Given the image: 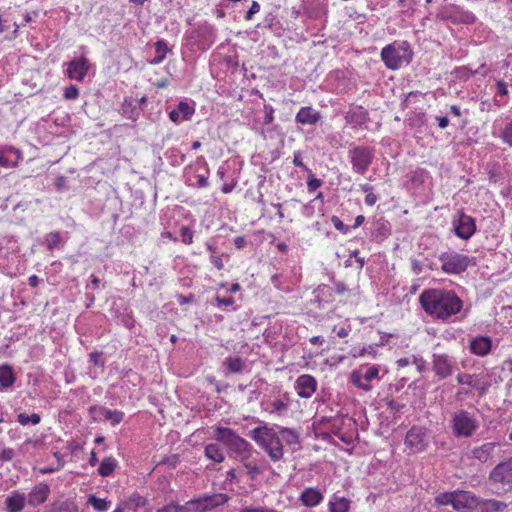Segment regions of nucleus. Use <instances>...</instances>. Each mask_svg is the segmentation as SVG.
<instances>
[{
	"label": "nucleus",
	"mask_w": 512,
	"mask_h": 512,
	"mask_svg": "<svg viewBox=\"0 0 512 512\" xmlns=\"http://www.w3.org/2000/svg\"><path fill=\"white\" fill-rule=\"evenodd\" d=\"M274 462L279 461L283 458L284 449L282 441L279 435L276 439L272 440L267 446L262 448Z\"/></svg>",
	"instance_id": "obj_27"
},
{
	"label": "nucleus",
	"mask_w": 512,
	"mask_h": 512,
	"mask_svg": "<svg viewBox=\"0 0 512 512\" xmlns=\"http://www.w3.org/2000/svg\"><path fill=\"white\" fill-rule=\"evenodd\" d=\"M89 414L95 421H110L115 426L124 419V413L119 410H110L104 406L93 405L89 408Z\"/></svg>",
	"instance_id": "obj_15"
},
{
	"label": "nucleus",
	"mask_w": 512,
	"mask_h": 512,
	"mask_svg": "<svg viewBox=\"0 0 512 512\" xmlns=\"http://www.w3.org/2000/svg\"><path fill=\"white\" fill-rule=\"evenodd\" d=\"M16 374L9 364L0 365V388L8 389L14 385Z\"/></svg>",
	"instance_id": "obj_28"
},
{
	"label": "nucleus",
	"mask_w": 512,
	"mask_h": 512,
	"mask_svg": "<svg viewBox=\"0 0 512 512\" xmlns=\"http://www.w3.org/2000/svg\"><path fill=\"white\" fill-rule=\"evenodd\" d=\"M116 466L117 462L114 458L106 457L102 460L98 468V473L103 477H107L114 472Z\"/></svg>",
	"instance_id": "obj_38"
},
{
	"label": "nucleus",
	"mask_w": 512,
	"mask_h": 512,
	"mask_svg": "<svg viewBox=\"0 0 512 512\" xmlns=\"http://www.w3.org/2000/svg\"><path fill=\"white\" fill-rule=\"evenodd\" d=\"M455 360L447 354L433 353L432 370L439 379H446L453 374Z\"/></svg>",
	"instance_id": "obj_13"
},
{
	"label": "nucleus",
	"mask_w": 512,
	"mask_h": 512,
	"mask_svg": "<svg viewBox=\"0 0 512 512\" xmlns=\"http://www.w3.org/2000/svg\"><path fill=\"white\" fill-rule=\"evenodd\" d=\"M387 406L390 410L392 411H395V412H401L403 408H405V404L403 403H399L395 400H390L388 403H387Z\"/></svg>",
	"instance_id": "obj_63"
},
{
	"label": "nucleus",
	"mask_w": 512,
	"mask_h": 512,
	"mask_svg": "<svg viewBox=\"0 0 512 512\" xmlns=\"http://www.w3.org/2000/svg\"><path fill=\"white\" fill-rule=\"evenodd\" d=\"M194 300H195V297L193 294H189L187 296L182 295V294L177 295V301L180 305L192 303V302H194Z\"/></svg>",
	"instance_id": "obj_62"
},
{
	"label": "nucleus",
	"mask_w": 512,
	"mask_h": 512,
	"mask_svg": "<svg viewBox=\"0 0 512 512\" xmlns=\"http://www.w3.org/2000/svg\"><path fill=\"white\" fill-rule=\"evenodd\" d=\"M476 375L468 374V373H462L458 374L456 379L457 382L461 385H468L471 388H478V384L475 382Z\"/></svg>",
	"instance_id": "obj_45"
},
{
	"label": "nucleus",
	"mask_w": 512,
	"mask_h": 512,
	"mask_svg": "<svg viewBox=\"0 0 512 512\" xmlns=\"http://www.w3.org/2000/svg\"><path fill=\"white\" fill-rule=\"evenodd\" d=\"M435 502L439 505H451L456 511H466L476 508L478 497L469 491L455 490L438 494Z\"/></svg>",
	"instance_id": "obj_3"
},
{
	"label": "nucleus",
	"mask_w": 512,
	"mask_h": 512,
	"mask_svg": "<svg viewBox=\"0 0 512 512\" xmlns=\"http://www.w3.org/2000/svg\"><path fill=\"white\" fill-rule=\"evenodd\" d=\"M50 512H79L74 501H57L51 505Z\"/></svg>",
	"instance_id": "obj_35"
},
{
	"label": "nucleus",
	"mask_w": 512,
	"mask_h": 512,
	"mask_svg": "<svg viewBox=\"0 0 512 512\" xmlns=\"http://www.w3.org/2000/svg\"><path fill=\"white\" fill-rule=\"evenodd\" d=\"M391 233V225L384 219H378L372 224V235L378 241H382L387 238Z\"/></svg>",
	"instance_id": "obj_29"
},
{
	"label": "nucleus",
	"mask_w": 512,
	"mask_h": 512,
	"mask_svg": "<svg viewBox=\"0 0 512 512\" xmlns=\"http://www.w3.org/2000/svg\"><path fill=\"white\" fill-rule=\"evenodd\" d=\"M87 503L91 505L97 512H106L111 505V502L106 498H98L95 495H90L88 497Z\"/></svg>",
	"instance_id": "obj_37"
},
{
	"label": "nucleus",
	"mask_w": 512,
	"mask_h": 512,
	"mask_svg": "<svg viewBox=\"0 0 512 512\" xmlns=\"http://www.w3.org/2000/svg\"><path fill=\"white\" fill-rule=\"evenodd\" d=\"M223 366L230 372V373H241L244 369V361L240 357H227L224 362Z\"/></svg>",
	"instance_id": "obj_34"
},
{
	"label": "nucleus",
	"mask_w": 512,
	"mask_h": 512,
	"mask_svg": "<svg viewBox=\"0 0 512 512\" xmlns=\"http://www.w3.org/2000/svg\"><path fill=\"white\" fill-rule=\"evenodd\" d=\"M476 508L479 509V512H504L507 508V504L495 499L480 500L478 498Z\"/></svg>",
	"instance_id": "obj_26"
},
{
	"label": "nucleus",
	"mask_w": 512,
	"mask_h": 512,
	"mask_svg": "<svg viewBox=\"0 0 512 512\" xmlns=\"http://www.w3.org/2000/svg\"><path fill=\"white\" fill-rule=\"evenodd\" d=\"M279 434L267 425L259 426L249 432V436L261 447L264 448Z\"/></svg>",
	"instance_id": "obj_16"
},
{
	"label": "nucleus",
	"mask_w": 512,
	"mask_h": 512,
	"mask_svg": "<svg viewBox=\"0 0 512 512\" xmlns=\"http://www.w3.org/2000/svg\"><path fill=\"white\" fill-rule=\"evenodd\" d=\"M499 137L508 146H512V119H509L501 129Z\"/></svg>",
	"instance_id": "obj_43"
},
{
	"label": "nucleus",
	"mask_w": 512,
	"mask_h": 512,
	"mask_svg": "<svg viewBox=\"0 0 512 512\" xmlns=\"http://www.w3.org/2000/svg\"><path fill=\"white\" fill-rule=\"evenodd\" d=\"M50 494V487L48 484L41 482L37 484L26 496L27 503L30 506L36 507L44 503Z\"/></svg>",
	"instance_id": "obj_19"
},
{
	"label": "nucleus",
	"mask_w": 512,
	"mask_h": 512,
	"mask_svg": "<svg viewBox=\"0 0 512 512\" xmlns=\"http://www.w3.org/2000/svg\"><path fill=\"white\" fill-rule=\"evenodd\" d=\"M279 434L288 445L298 444L300 442L299 433L291 428L282 427Z\"/></svg>",
	"instance_id": "obj_39"
},
{
	"label": "nucleus",
	"mask_w": 512,
	"mask_h": 512,
	"mask_svg": "<svg viewBox=\"0 0 512 512\" xmlns=\"http://www.w3.org/2000/svg\"><path fill=\"white\" fill-rule=\"evenodd\" d=\"M264 111H265V117H264V124H271L274 121V109L271 105L265 104L264 105Z\"/></svg>",
	"instance_id": "obj_55"
},
{
	"label": "nucleus",
	"mask_w": 512,
	"mask_h": 512,
	"mask_svg": "<svg viewBox=\"0 0 512 512\" xmlns=\"http://www.w3.org/2000/svg\"><path fill=\"white\" fill-rule=\"evenodd\" d=\"M453 231L457 237L463 240L470 239L476 232L475 219L461 212L457 219L452 221Z\"/></svg>",
	"instance_id": "obj_14"
},
{
	"label": "nucleus",
	"mask_w": 512,
	"mask_h": 512,
	"mask_svg": "<svg viewBox=\"0 0 512 512\" xmlns=\"http://www.w3.org/2000/svg\"><path fill=\"white\" fill-rule=\"evenodd\" d=\"M271 406H272V410L270 411L271 413L273 412H282L284 410L287 409V405L281 401V400H275L271 403Z\"/></svg>",
	"instance_id": "obj_59"
},
{
	"label": "nucleus",
	"mask_w": 512,
	"mask_h": 512,
	"mask_svg": "<svg viewBox=\"0 0 512 512\" xmlns=\"http://www.w3.org/2000/svg\"><path fill=\"white\" fill-rule=\"evenodd\" d=\"M441 269L447 274H460L470 265H474V258L457 252H446L440 255Z\"/></svg>",
	"instance_id": "obj_9"
},
{
	"label": "nucleus",
	"mask_w": 512,
	"mask_h": 512,
	"mask_svg": "<svg viewBox=\"0 0 512 512\" xmlns=\"http://www.w3.org/2000/svg\"><path fill=\"white\" fill-rule=\"evenodd\" d=\"M497 94L500 96H507L508 95V86L503 80L497 81Z\"/></svg>",
	"instance_id": "obj_61"
},
{
	"label": "nucleus",
	"mask_w": 512,
	"mask_h": 512,
	"mask_svg": "<svg viewBox=\"0 0 512 512\" xmlns=\"http://www.w3.org/2000/svg\"><path fill=\"white\" fill-rule=\"evenodd\" d=\"M436 18L441 21H450L454 25H471L476 21V16L471 11L465 10L456 4H447L441 7Z\"/></svg>",
	"instance_id": "obj_7"
},
{
	"label": "nucleus",
	"mask_w": 512,
	"mask_h": 512,
	"mask_svg": "<svg viewBox=\"0 0 512 512\" xmlns=\"http://www.w3.org/2000/svg\"><path fill=\"white\" fill-rule=\"evenodd\" d=\"M17 421L23 426H26L29 424L37 425L40 423L41 417L37 413H33V414L29 415V414L23 412V413H20L17 415Z\"/></svg>",
	"instance_id": "obj_41"
},
{
	"label": "nucleus",
	"mask_w": 512,
	"mask_h": 512,
	"mask_svg": "<svg viewBox=\"0 0 512 512\" xmlns=\"http://www.w3.org/2000/svg\"><path fill=\"white\" fill-rule=\"evenodd\" d=\"M241 512H273L271 508L258 507V508H245Z\"/></svg>",
	"instance_id": "obj_64"
},
{
	"label": "nucleus",
	"mask_w": 512,
	"mask_h": 512,
	"mask_svg": "<svg viewBox=\"0 0 512 512\" xmlns=\"http://www.w3.org/2000/svg\"><path fill=\"white\" fill-rule=\"evenodd\" d=\"M15 454V450L12 448H2L0 451V464L12 461Z\"/></svg>",
	"instance_id": "obj_49"
},
{
	"label": "nucleus",
	"mask_w": 512,
	"mask_h": 512,
	"mask_svg": "<svg viewBox=\"0 0 512 512\" xmlns=\"http://www.w3.org/2000/svg\"><path fill=\"white\" fill-rule=\"evenodd\" d=\"M254 452H255V450L246 452L245 454L239 455L235 459L240 461L243 464V466L246 467V464H250L253 462V460H251V457Z\"/></svg>",
	"instance_id": "obj_58"
},
{
	"label": "nucleus",
	"mask_w": 512,
	"mask_h": 512,
	"mask_svg": "<svg viewBox=\"0 0 512 512\" xmlns=\"http://www.w3.org/2000/svg\"><path fill=\"white\" fill-rule=\"evenodd\" d=\"M180 233H181L182 242L184 244H191L193 242V232L189 227L183 226L180 229Z\"/></svg>",
	"instance_id": "obj_52"
},
{
	"label": "nucleus",
	"mask_w": 512,
	"mask_h": 512,
	"mask_svg": "<svg viewBox=\"0 0 512 512\" xmlns=\"http://www.w3.org/2000/svg\"><path fill=\"white\" fill-rule=\"evenodd\" d=\"M293 164L297 167L302 168L304 171H306L308 174H311V169H309L302 161L301 153L295 152L293 157Z\"/></svg>",
	"instance_id": "obj_54"
},
{
	"label": "nucleus",
	"mask_w": 512,
	"mask_h": 512,
	"mask_svg": "<svg viewBox=\"0 0 512 512\" xmlns=\"http://www.w3.org/2000/svg\"><path fill=\"white\" fill-rule=\"evenodd\" d=\"M190 38L194 39L198 49L205 51L215 42L216 29L207 23L201 24L192 31Z\"/></svg>",
	"instance_id": "obj_12"
},
{
	"label": "nucleus",
	"mask_w": 512,
	"mask_h": 512,
	"mask_svg": "<svg viewBox=\"0 0 512 512\" xmlns=\"http://www.w3.org/2000/svg\"><path fill=\"white\" fill-rule=\"evenodd\" d=\"M348 156L355 173L364 175L373 162L375 149L370 146H355L348 151Z\"/></svg>",
	"instance_id": "obj_8"
},
{
	"label": "nucleus",
	"mask_w": 512,
	"mask_h": 512,
	"mask_svg": "<svg viewBox=\"0 0 512 512\" xmlns=\"http://www.w3.org/2000/svg\"><path fill=\"white\" fill-rule=\"evenodd\" d=\"M346 123L358 128L364 125L369 120V114L362 106H355L351 108L344 116Z\"/></svg>",
	"instance_id": "obj_21"
},
{
	"label": "nucleus",
	"mask_w": 512,
	"mask_h": 512,
	"mask_svg": "<svg viewBox=\"0 0 512 512\" xmlns=\"http://www.w3.org/2000/svg\"><path fill=\"white\" fill-rule=\"evenodd\" d=\"M322 186V181L320 179H317L313 172L311 171V174H309L308 180H307V188L309 192H314L318 188Z\"/></svg>",
	"instance_id": "obj_48"
},
{
	"label": "nucleus",
	"mask_w": 512,
	"mask_h": 512,
	"mask_svg": "<svg viewBox=\"0 0 512 512\" xmlns=\"http://www.w3.org/2000/svg\"><path fill=\"white\" fill-rule=\"evenodd\" d=\"M364 370V367H361ZM379 374V366L372 365L366 367L365 371H362V377L366 382H370L373 379L377 378Z\"/></svg>",
	"instance_id": "obj_47"
},
{
	"label": "nucleus",
	"mask_w": 512,
	"mask_h": 512,
	"mask_svg": "<svg viewBox=\"0 0 512 512\" xmlns=\"http://www.w3.org/2000/svg\"><path fill=\"white\" fill-rule=\"evenodd\" d=\"M492 349V340L488 336H476L470 340L469 350L472 354L484 357Z\"/></svg>",
	"instance_id": "obj_20"
},
{
	"label": "nucleus",
	"mask_w": 512,
	"mask_h": 512,
	"mask_svg": "<svg viewBox=\"0 0 512 512\" xmlns=\"http://www.w3.org/2000/svg\"><path fill=\"white\" fill-rule=\"evenodd\" d=\"M62 238L59 232H50L45 236V244L48 250L59 248Z\"/></svg>",
	"instance_id": "obj_42"
},
{
	"label": "nucleus",
	"mask_w": 512,
	"mask_h": 512,
	"mask_svg": "<svg viewBox=\"0 0 512 512\" xmlns=\"http://www.w3.org/2000/svg\"><path fill=\"white\" fill-rule=\"evenodd\" d=\"M27 502L26 495L19 491H13L5 500L7 512H21Z\"/></svg>",
	"instance_id": "obj_25"
},
{
	"label": "nucleus",
	"mask_w": 512,
	"mask_h": 512,
	"mask_svg": "<svg viewBox=\"0 0 512 512\" xmlns=\"http://www.w3.org/2000/svg\"><path fill=\"white\" fill-rule=\"evenodd\" d=\"M362 380H364V378L362 377V368L353 370L351 372L350 381L355 387L362 389L366 392L371 391L372 386L370 384L364 383Z\"/></svg>",
	"instance_id": "obj_36"
},
{
	"label": "nucleus",
	"mask_w": 512,
	"mask_h": 512,
	"mask_svg": "<svg viewBox=\"0 0 512 512\" xmlns=\"http://www.w3.org/2000/svg\"><path fill=\"white\" fill-rule=\"evenodd\" d=\"M215 301L219 307L221 306H231L234 303V299L232 297L222 298L219 295L215 297Z\"/></svg>",
	"instance_id": "obj_60"
},
{
	"label": "nucleus",
	"mask_w": 512,
	"mask_h": 512,
	"mask_svg": "<svg viewBox=\"0 0 512 512\" xmlns=\"http://www.w3.org/2000/svg\"><path fill=\"white\" fill-rule=\"evenodd\" d=\"M428 176V172L425 169L419 168L411 171L408 174V178L414 186L422 185Z\"/></svg>",
	"instance_id": "obj_40"
},
{
	"label": "nucleus",
	"mask_w": 512,
	"mask_h": 512,
	"mask_svg": "<svg viewBox=\"0 0 512 512\" xmlns=\"http://www.w3.org/2000/svg\"><path fill=\"white\" fill-rule=\"evenodd\" d=\"M260 11V5L257 1H253L250 9L247 11L245 15L246 20H251L253 16Z\"/></svg>",
	"instance_id": "obj_57"
},
{
	"label": "nucleus",
	"mask_w": 512,
	"mask_h": 512,
	"mask_svg": "<svg viewBox=\"0 0 512 512\" xmlns=\"http://www.w3.org/2000/svg\"><path fill=\"white\" fill-rule=\"evenodd\" d=\"M230 497L225 493L204 494L186 502L188 512H211L223 506Z\"/></svg>",
	"instance_id": "obj_6"
},
{
	"label": "nucleus",
	"mask_w": 512,
	"mask_h": 512,
	"mask_svg": "<svg viewBox=\"0 0 512 512\" xmlns=\"http://www.w3.org/2000/svg\"><path fill=\"white\" fill-rule=\"evenodd\" d=\"M154 48H155V51H156V56L150 60V63L152 65H158L160 64L161 62H163V60L165 59L166 57V54L170 51V49L167 47V44L164 40H157L155 43H154Z\"/></svg>",
	"instance_id": "obj_33"
},
{
	"label": "nucleus",
	"mask_w": 512,
	"mask_h": 512,
	"mask_svg": "<svg viewBox=\"0 0 512 512\" xmlns=\"http://www.w3.org/2000/svg\"><path fill=\"white\" fill-rule=\"evenodd\" d=\"M156 512H188L186 503L180 505L176 502H171L162 508L158 509Z\"/></svg>",
	"instance_id": "obj_46"
},
{
	"label": "nucleus",
	"mask_w": 512,
	"mask_h": 512,
	"mask_svg": "<svg viewBox=\"0 0 512 512\" xmlns=\"http://www.w3.org/2000/svg\"><path fill=\"white\" fill-rule=\"evenodd\" d=\"M413 58V51L407 41L393 42L381 50V59L390 70H397L403 64L408 65Z\"/></svg>",
	"instance_id": "obj_2"
},
{
	"label": "nucleus",
	"mask_w": 512,
	"mask_h": 512,
	"mask_svg": "<svg viewBox=\"0 0 512 512\" xmlns=\"http://www.w3.org/2000/svg\"><path fill=\"white\" fill-rule=\"evenodd\" d=\"M478 73H479L478 69L472 70L471 68H469L467 66L459 67L455 70L456 78L463 80V81L468 80L471 76L478 74Z\"/></svg>",
	"instance_id": "obj_44"
},
{
	"label": "nucleus",
	"mask_w": 512,
	"mask_h": 512,
	"mask_svg": "<svg viewBox=\"0 0 512 512\" xmlns=\"http://www.w3.org/2000/svg\"><path fill=\"white\" fill-rule=\"evenodd\" d=\"M204 453L208 459H211L216 463H221L225 459L223 451L217 443H210L206 445Z\"/></svg>",
	"instance_id": "obj_32"
},
{
	"label": "nucleus",
	"mask_w": 512,
	"mask_h": 512,
	"mask_svg": "<svg viewBox=\"0 0 512 512\" xmlns=\"http://www.w3.org/2000/svg\"><path fill=\"white\" fill-rule=\"evenodd\" d=\"M489 480L505 492L512 490V458L497 464L490 472Z\"/></svg>",
	"instance_id": "obj_11"
},
{
	"label": "nucleus",
	"mask_w": 512,
	"mask_h": 512,
	"mask_svg": "<svg viewBox=\"0 0 512 512\" xmlns=\"http://www.w3.org/2000/svg\"><path fill=\"white\" fill-rule=\"evenodd\" d=\"M322 116L311 106L302 107L295 116V122L302 125H316Z\"/></svg>",
	"instance_id": "obj_22"
},
{
	"label": "nucleus",
	"mask_w": 512,
	"mask_h": 512,
	"mask_svg": "<svg viewBox=\"0 0 512 512\" xmlns=\"http://www.w3.org/2000/svg\"><path fill=\"white\" fill-rule=\"evenodd\" d=\"M297 394L301 398H310L316 391L317 381L308 374H303L296 380Z\"/></svg>",
	"instance_id": "obj_18"
},
{
	"label": "nucleus",
	"mask_w": 512,
	"mask_h": 512,
	"mask_svg": "<svg viewBox=\"0 0 512 512\" xmlns=\"http://www.w3.org/2000/svg\"><path fill=\"white\" fill-rule=\"evenodd\" d=\"M496 443L488 442L480 447H476L472 450L473 457L478 461L485 463L487 462L494 452Z\"/></svg>",
	"instance_id": "obj_30"
},
{
	"label": "nucleus",
	"mask_w": 512,
	"mask_h": 512,
	"mask_svg": "<svg viewBox=\"0 0 512 512\" xmlns=\"http://www.w3.org/2000/svg\"><path fill=\"white\" fill-rule=\"evenodd\" d=\"M245 468L248 470V474L251 479H255L256 476L262 472L254 461L250 464H246Z\"/></svg>",
	"instance_id": "obj_56"
},
{
	"label": "nucleus",
	"mask_w": 512,
	"mask_h": 512,
	"mask_svg": "<svg viewBox=\"0 0 512 512\" xmlns=\"http://www.w3.org/2000/svg\"><path fill=\"white\" fill-rule=\"evenodd\" d=\"M423 310L430 316L447 320L459 313L463 302L452 290L429 289L424 290L419 296Z\"/></svg>",
	"instance_id": "obj_1"
},
{
	"label": "nucleus",
	"mask_w": 512,
	"mask_h": 512,
	"mask_svg": "<svg viewBox=\"0 0 512 512\" xmlns=\"http://www.w3.org/2000/svg\"><path fill=\"white\" fill-rule=\"evenodd\" d=\"M450 424L456 438H470L480 426L475 415L464 409L453 413Z\"/></svg>",
	"instance_id": "obj_4"
},
{
	"label": "nucleus",
	"mask_w": 512,
	"mask_h": 512,
	"mask_svg": "<svg viewBox=\"0 0 512 512\" xmlns=\"http://www.w3.org/2000/svg\"><path fill=\"white\" fill-rule=\"evenodd\" d=\"M429 437L430 433L427 428L414 425L406 433L404 444L410 453H421L427 449Z\"/></svg>",
	"instance_id": "obj_10"
},
{
	"label": "nucleus",
	"mask_w": 512,
	"mask_h": 512,
	"mask_svg": "<svg viewBox=\"0 0 512 512\" xmlns=\"http://www.w3.org/2000/svg\"><path fill=\"white\" fill-rule=\"evenodd\" d=\"M102 352L99 351H93L89 354V362L93 364L94 366L103 367L105 362L102 359Z\"/></svg>",
	"instance_id": "obj_50"
},
{
	"label": "nucleus",
	"mask_w": 512,
	"mask_h": 512,
	"mask_svg": "<svg viewBox=\"0 0 512 512\" xmlns=\"http://www.w3.org/2000/svg\"><path fill=\"white\" fill-rule=\"evenodd\" d=\"M331 222L333 224V226L335 227L336 230L340 231L341 233L343 234H346L349 232L350 230V227L345 225L341 219L337 216H332L331 217Z\"/></svg>",
	"instance_id": "obj_51"
},
{
	"label": "nucleus",
	"mask_w": 512,
	"mask_h": 512,
	"mask_svg": "<svg viewBox=\"0 0 512 512\" xmlns=\"http://www.w3.org/2000/svg\"><path fill=\"white\" fill-rule=\"evenodd\" d=\"M79 96V89L75 85H70L64 90V98L74 100Z\"/></svg>",
	"instance_id": "obj_53"
},
{
	"label": "nucleus",
	"mask_w": 512,
	"mask_h": 512,
	"mask_svg": "<svg viewBox=\"0 0 512 512\" xmlns=\"http://www.w3.org/2000/svg\"><path fill=\"white\" fill-rule=\"evenodd\" d=\"M350 508V501L345 497L333 495L329 500L330 512H348Z\"/></svg>",
	"instance_id": "obj_31"
},
{
	"label": "nucleus",
	"mask_w": 512,
	"mask_h": 512,
	"mask_svg": "<svg viewBox=\"0 0 512 512\" xmlns=\"http://www.w3.org/2000/svg\"><path fill=\"white\" fill-rule=\"evenodd\" d=\"M89 70V61L86 57L82 56L79 59H74L68 63L67 74L72 80L82 81Z\"/></svg>",
	"instance_id": "obj_17"
},
{
	"label": "nucleus",
	"mask_w": 512,
	"mask_h": 512,
	"mask_svg": "<svg viewBox=\"0 0 512 512\" xmlns=\"http://www.w3.org/2000/svg\"><path fill=\"white\" fill-rule=\"evenodd\" d=\"M323 498L324 496L322 492L319 489L313 487L305 488L299 496V500L306 507L317 506L322 502Z\"/></svg>",
	"instance_id": "obj_24"
},
{
	"label": "nucleus",
	"mask_w": 512,
	"mask_h": 512,
	"mask_svg": "<svg viewBox=\"0 0 512 512\" xmlns=\"http://www.w3.org/2000/svg\"><path fill=\"white\" fill-rule=\"evenodd\" d=\"M215 439L225 444L234 458L246 452L254 451L253 446L247 440L237 435L234 430L228 427H217Z\"/></svg>",
	"instance_id": "obj_5"
},
{
	"label": "nucleus",
	"mask_w": 512,
	"mask_h": 512,
	"mask_svg": "<svg viewBox=\"0 0 512 512\" xmlns=\"http://www.w3.org/2000/svg\"><path fill=\"white\" fill-rule=\"evenodd\" d=\"M194 113L195 109L193 106L189 105L187 102L181 101L177 108L169 113V118L171 121L178 123L180 121L190 120Z\"/></svg>",
	"instance_id": "obj_23"
}]
</instances>
